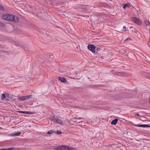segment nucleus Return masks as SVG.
Instances as JSON below:
<instances>
[{"label":"nucleus","mask_w":150,"mask_h":150,"mask_svg":"<svg viewBox=\"0 0 150 150\" xmlns=\"http://www.w3.org/2000/svg\"><path fill=\"white\" fill-rule=\"evenodd\" d=\"M123 31H125L126 30V28L125 26L123 27Z\"/></svg>","instance_id":"obj_23"},{"label":"nucleus","mask_w":150,"mask_h":150,"mask_svg":"<svg viewBox=\"0 0 150 150\" xmlns=\"http://www.w3.org/2000/svg\"><path fill=\"white\" fill-rule=\"evenodd\" d=\"M18 112L20 113L25 114V111H18Z\"/></svg>","instance_id":"obj_21"},{"label":"nucleus","mask_w":150,"mask_h":150,"mask_svg":"<svg viewBox=\"0 0 150 150\" xmlns=\"http://www.w3.org/2000/svg\"><path fill=\"white\" fill-rule=\"evenodd\" d=\"M4 9L3 7L1 5H0V10L3 11Z\"/></svg>","instance_id":"obj_20"},{"label":"nucleus","mask_w":150,"mask_h":150,"mask_svg":"<svg viewBox=\"0 0 150 150\" xmlns=\"http://www.w3.org/2000/svg\"><path fill=\"white\" fill-rule=\"evenodd\" d=\"M124 5V6L123 7V8L124 9H125L126 7H129V5L128 4H123Z\"/></svg>","instance_id":"obj_16"},{"label":"nucleus","mask_w":150,"mask_h":150,"mask_svg":"<svg viewBox=\"0 0 150 150\" xmlns=\"http://www.w3.org/2000/svg\"><path fill=\"white\" fill-rule=\"evenodd\" d=\"M137 115H138V116H139V114H137Z\"/></svg>","instance_id":"obj_29"},{"label":"nucleus","mask_w":150,"mask_h":150,"mask_svg":"<svg viewBox=\"0 0 150 150\" xmlns=\"http://www.w3.org/2000/svg\"><path fill=\"white\" fill-rule=\"evenodd\" d=\"M99 50H100V48L98 47H96V52H97Z\"/></svg>","instance_id":"obj_22"},{"label":"nucleus","mask_w":150,"mask_h":150,"mask_svg":"<svg viewBox=\"0 0 150 150\" xmlns=\"http://www.w3.org/2000/svg\"><path fill=\"white\" fill-rule=\"evenodd\" d=\"M54 133H56L57 134H60L62 133V132L58 130H57V131L55 132H54Z\"/></svg>","instance_id":"obj_15"},{"label":"nucleus","mask_w":150,"mask_h":150,"mask_svg":"<svg viewBox=\"0 0 150 150\" xmlns=\"http://www.w3.org/2000/svg\"><path fill=\"white\" fill-rule=\"evenodd\" d=\"M73 119L74 120V119H77V117H74L73 118Z\"/></svg>","instance_id":"obj_26"},{"label":"nucleus","mask_w":150,"mask_h":150,"mask_svg":"<svg viewBox=\"0 0 150 150\" xmlns=\"http://www.w3.org/2000/svg\"><path fill=\"white\" fill-rule=\"evenodd\" d=\"M68 123H70V122H70L69 121H68Z\"/></svg>","instance_id":"obj_27"},{"label":"nucleus","mask_w":150,"mask_h":150,"mask_svg":"<svg viewBox=\"0 0 150 150\" xmlns=\"http://www.w3.org/2000/svg\"><path fill=\"white\" fill-rule=\"evenodd\" d=\"M49 119L50 120H51L55 122L56 118H54V117H50L49 118Z\"/></svg>","instance_id":"obj_13"},{"label":"nucleus","mask_w":150,"mask_h":150,"mask_svg":"<svg viewBox=\"0 0 150 150\" xmlns=\"http://www.w3.org/2000/svg\"><path fill=\"white\" fill-rule=\"evenodd\" d=\"M9 95L8 94H2L1 95V99L2 100H8L9 98Z\"/></svg>","instance_id":"obj_3"},{"label":"nucleus","mask_w":150,"mask_h":150,"mask_svg":"<svg viewBox=\"0 0 150 150\" xmlns=\"http://www.w3.org/2000/svg\"><path fill=\"white\" fill-rule=\"evenodd\" d=\"M7 150H16L15 148H10L7 149Z\"/></svg>","instance_id":"obj_18"},{"label":"nucleus","mask_w":150,"mask_h":150,"mask_svg":"<svg viewBox=\"0 0 150 150\" xmlns=\"http://www.w3.org/2000/svg\"><path fill=\"white\" fill-rule=\"evenodd\" d=\"M3 19L8 21H13L16 22L18 21V18L17 16L13 15L8 14L3 15L2 16Z\"/></svg>","instance_id":"obj_1"},{"label":"nucleus","mask_w":150,"mask_h":150,"mask_svg":"<svg viewBox=\"0 0 150 150\" xmlns=\"http://www.w3.org/2000/svg\"><path fill=\"white\" fill-rule=\"evenodd\" d=\"M118 121V120L117 118L115 119L114 120H113L111 122V124L112 125H116L117 122V121Z\"/></svg>","instance_id":"obj_11"},{"label":"nucleus","mask_w":150,"mask_h":150,"mask_svg":"<svg viewBox=\"0 0 150 150\" xmlns=\"http://www.w3.org/2000/svg\"><path fill=\"white\" fill-rule=\"evenodd\" d=\"M56 150H68L67 146H59L56 148Z\"/></svg>","instance_id":"obj_6"},{"label":"nucleus","mask_w":150,"mask_h":150,"mask_svg":"<svg viewBox=\"0 0 150 150\" xmlns=\"http://www.w3.org/2000/svg\"><path fill=\"white\" fill-rule=\"evenodd\" d=\"M68 150H76L75 148L67 146Z\"/></svg>","instance_id":"obj_17"},{"label":"nucleus","mask_w":150,"mask_h":150,"mask_svg":"<svg viewBox=\"0 0 150 150\" xmlns=\"http://www.w3.org/2000/svg\"><path fill=\"white\" fill-rule=\"evenodd\" d=\"M59 80L60 81L63 83H65L67 81L66 79L63 77H59Z\"/></svg>","instance_id":"obj_9"},{"label":"nucleus","mask_w":150,"mask_h":150,"mask_svg":"<svg viewBox=\"0 0 150 150\" xmlns=\"http://www.w3.org/2000/svg\"><path fill=\"white\" fill-rule=\"evenodd\" d=\"M136 126L143 127H150L149 125H137Z\"/></svg>","instance_id":"obj_10"},{"label":"nucleus","mask_w":150,"mask_h":150,"mask_svg":"<svg viewBox=\"0 0 150 150\" xmlns=\"http://www.w3.org/2000/svg\"><path fill=\"white\" fill-rule=\"evenodd\" d=\"M131 20L132 21L136 23L138 25H141L142 24V22L139 18L136 17H133L131 18Z\"/></svg>","instance_id":"obj_2"},{"label":"nucleus","mask_w":150,"mask_h":150,"mask_svg":"<svg viewBox=\"0 0 150 150\" xmlns=\"http://www.w3.org/2000/svg\"><path fill=\"white\" fill-rule=\"evenodd\" d=\"M55 132V131H54V130H49L47 132V134H50L52 133H54V132Z\"/></svg>","instance_id":"obj_14"},{"label":"nucleus","mask_w":150,"mask_h":150,"mask_svg":"<svg viewBox=\"0 0 150 150\" xmlns=\"http://www.w3.org/2000/svg\"><path fill=\"white\" fill-rule=\"evenodd\" d=\"M33 113V112H32L31 111H25V114H31Z\"/></svg>","instance_id":"obj_19"},{"label":"nucleus","mask_w":150,"mask_h":150,"mask_svg":"<svg viewBox=\"0 0 150 150\" xmlns=\"http://www.w3.org/2000/svg\"><path fill=\"white\" fill-rule=\"evenodd\" d=\"M21 134V132H18L12 135V136H19Z\"/></svg>","instance_id":"obj_12"},{"label":"nucleus","mask_w":150,"mask_h":150,"mask_svg":"<svg viewBox=\"0 0 150 150\" xmlns=\"http://www.w3.org/2000/svg\"><path fill=\"white\" fill-rule=\"evenodd\" d=\"M82 119V118H81V117H77V120Z\"/></svg>","instance_id":"obj_25"},{"label":"nucleus","mask_w":150,"mask_h":150,"mask_svg":"<svg viewBox=\"0 0 150 150\" xmlns=\"http://www.w3.org/2000/svg\"><path fill=\"white\" fill-rule=\"evenodd\" d=\"M144 25L145 26L150 25V23L148 20L146 19L144 22Z\"/></svg>","instance_id":"obj_8"},{"label":"nucleus","mask_w":150,"mask_h":150,"mask_svg":"<svg viewBox=\"0 0 150 150\" xmlns=\"http://www.w3.org/2000/svg\"><path fill=\"white\" fill-rule=\"evenodd\" d=\"M54 122H56L57 123L60 125H63V122L62 120L61 119H58V118H56Z\"/></svg>","instance_id":"obj_7"},{"label":"nucleus","mask_w":150,"mask_h":150,"mask_svg":"<svg viewBox=\"0 0 150 150\" xmlns=\"http://www.w3.org/2000/svg\"><path fill=\"white\" fill-rule=\"evenodd\" d=\"M33 96L32 95H28L26 96L20 97L19 99L22 101H25L30 98H32Z\"/></svg>","instance_id":"obj_4"},{"label":"nucleus","mask_w":150,"mask_h":150,"mask_svg":"<svg viewBox=\"0 0 150 150\" xmlns=\"http://www.w3.org/2000/svg\"><path fill=\"white\" fill-rule=\"evenodd\" d=\"M88 48L89 50L91 51L93 53L96 52V47H95L93 45L90 44L88 45Z\"/></svg>","instance_id":"obj_5"},{"label":"nucleus","mask_w":150,"mask_h":150,"mask_svg":"<svg viewBox=\"0 0 150 150\" xmlns=\"http://www.w3.org/2000/svg\"><path fill=\"white\" fill-rule=\"evenodd\" d=\"M0 150H7V149H6V148L2 149H0Z\"/></svg>","instance_id":"obj_24"},{"label":"nucleus","mask_w":150,"mask_h":150,"mask_svg":"<svg viewBox=\"0 0 150 150\" xmlns=\"http://www.w3.org/2000/svg\"><path fill=\"white\" fill-rule=\"evenodd\" d=\"M128 39L127 38V39H125V40H128Z\"/></svg>","instance_id":"obj_28"}]
</instances>
